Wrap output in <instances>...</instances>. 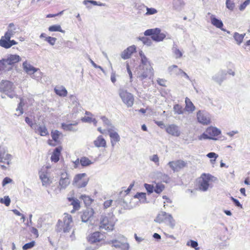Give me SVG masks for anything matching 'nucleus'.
Masks as SVG:
<instances>
[{
  "label": "nucleus",
  "mask_w": 250,
  "mask_h": 250,
  "mask_svg": "<svg viewBox=\"0 0 250 250\" xmlns=\"http://www.w3.org/2000/svg\"><path fill=\"white\" fill-rule=\"evenodd\" d=\"M12 83L9 81H2L0 86V91L5 92L9 91L12 88Z\"/></svg>",
  "instance_id": "24"
},
{
  "label": "nucleus",
  "mask_w": 250,
  "mask_h": 250,
  "mask_svg": "<svg viewBox=\"0 0 250 250\" xmlns=\"http://www.w3.org/2000/svg\"><path fill=\"white\" fill-rule=\"evenodd\" d=\"M111 81L112 83H115L116 81V74L114 73L111 74Z\"/></svg>",
  "instance_id": "63"
},
{
  "label": "nucleus",
  "mask_w": 250,
  "mask_h": 250,
  "mask_svg": "<svg viewBox=\"0 0 250 250\" xmlns=\"http://www.w3.org/2000/svg\"><path fill=\"white\" fill-rule=\"evenodd\" d=\"M12 181V179L9 177L4 178L2 181V186H4L6 184L11 183Z\"/></svg>",
  "instance_id": "55"
},
{
  "label": "nucleus",
  "mask_w": 250,
  "mask_h": 250,
  "mask_svg": "<svg viewBox=\"0 0 250 250\" xmlns=\"http://www.w3.org/2000/svg\"><path fill=\"white\" fill-rule=\"evenodd\" d=\"M166 132L174 136H179L180 134V131H179L178 127L175 125H169L166 127Z\"/></svg>",
  "instance_id": "20"
},
{
  "label": "nucleus",
  "mask_w": 250,
  "mask_h": 250,
  "mask_svg": "<svg viewBox=\"0 0 250 250\" xmlns=\"http://www.w3.org/2000/svg\"><path fill=\"white\" fill-rule=\"evenodd\" d=\"M207 157L211 159L213 158V160L211 159L210 161L211 163H214L216 161V159L218 158V155L214 152H209L207 155Z\"/></svg>",
  "instance_id": "43"
},
{
  "label": "nucleus",
  "mask_w": 250,
  "mask_h": 250,
  "mask_svg": "<svg viewBox=\"0 0 250 250\" xmlns=\"http://www.w3.org/2000/svg\"><path fill=\"white\" fill-rule=\"evenodd\" d=\"M136 52V47L134 45L128 46L121 53V56L122 59L126 60L129 59L132 55Z\"/></svg>",
  "instance_id": "19"
},
{
  "label": "nucleus",
  "mask_w": 250,
  "mask_h": 250,
  "mask_svg": "<svg viewBox=\"0 0 250 250\" xmlns=\"http://www.w3.org/2000/svg\"><path fill=\"white\" fill-rule=\"evenodd\" d=\"M51 136L52 139H48L47 140V143L49 146H55L61 143V139L62 136V134L61 132L58 130H53L51 131Z\"/></svg>",
  "instance_id": "11"
},
{
  "label": "nucleus",
  "mask_w": 250,
  "mask_h": 250,
  "mask_svg": "<svg viewBox=\"0 0 250 250\" xmlns=\"http://www.w3.org/2000/svg\"><path fill=\"white\" fill-rule=\"evenodd\" d=\"M185 109L187 111L192 112L195 110V106L194 105L192 102L190 101V100L188 97L186 98L185 99Z\"/></svg>",
  "instance_id": "27"
},
{
  "label": "nucleus",
  "mask_w": 250,
  "mask_h": 250,
  "mask_svg": "<svg viewBox=\"0 0 250 250\" xmlns=\"http://www.w3.org/2000/svg\"><path fill=\"white\" fill-rule=\"evenodd\" d=\"M197 119L198 122L203 125H208L211 123L209 114L204 111L199 110L197 112Z\"/></svg>",
  "instance_id": "16"
},
{
  "label": "nucleus",
  "mask_w": 250,
  "mask_h": 250,
  "mask_svg": "<svg viewBox=\"0 0 250 250\" xmlns=\"http://www.w3.org/2000/svg\"><path fill=\"white\" fill-rule=\"evenodd\" d=\"M245 34H240L238 33H234V38L237 43L240 44L243 41Z\"/></svg>",
  "instance_id": "37"
},
{
  "label": "nucleus",
  "mask_w": 250,
  "mask_h": 250,
  "mask_svg": "<svg viewBox=\"0 0 250 250\" xmlns=\"http://www.w3.org/2000/svg\"><path fill=\"white\" fill-rule=\"evenodd\" d=\"M112 202H113V200H111V199L107 200L105 201V202H104V203L103 204L104 208L106 209V208H108L110 207L111 206Z\"/></svg>",
  "instance_id": "50"
},
{
  "label": "nucleus",
  "mask_w": 250,
  "mask_h": 250,
  "mask_svg": "<svg viewBox=\"0 0 250 250\" xmlns=\"http://www.w3.org/2000/svg\"><path fill=\"white\" fill-rule=\"evenodd\" d=\"M139 55L141 57V63L142 64L146 65L149 64L150 65V63L148 62L147 58L144 55L142 51H140L139 52Z\"/></svg>",
  "instance_id": "35"
},
{
  "label": "nucleus",
  "mask_w": 250,
  "mask_h": 250,
  "mask_svg": "<svg viewBox=\"0 0 250 250\" xmlns=\"http://www.w3.org/2000/svg\"><path fill=\"white\" fill-rule=\"evenodd\" d=\"M67 200L71 202V205L73 206L74 210H78L80 208V203L78 199L69 197Z\"/></svg>",
  "instance_id": "30"
},
{
  "label": "nucleus",
  "mask_w": 250,
  "mask_h": 250,
  "mask_svg": "<svg viewBox=\"0 0 250 250\" xmlns=\"http://www.w3.org/2000/svg\"><path fill=\"white\" fill-rule=\"evenodd\" d=\"M30 231L32 233H33L36 238L38 237L39 236V233H38V230L37 229L32 227L30 229Z\"/></svg>",
  "instance_id": "56"
},
{
  "label": "nucleus",
  "mask_w": 250,
  "mask_h": 250,
  "mask_svg": "<svg viewBox=\"0 0 250 250\" xmlns=\"http://www.w3.org/2000/svg\"><path fill=\"white\" fill-rule=\"evenodd\" d=\"M140 40L144 42L145 44H148L150 43V40L146 37H142Z\"/></svg>",
  "instance_id": "58"
},
{
  "label": "nucleus",
  "mask_w": 250,
  "mask_h": 250,
  "mask_svg": "<svg viewBox=\"0 0 250 250\" xmlns=\"http://www.w3.org/2000/svg\"><path fill=\"white\" fill-rule=\"evenodd\" d=\"M173 109L174 112L178 114H181L183 113L182 106L178 104H176L174 105Z\"/></svg>",
  "instance_id": "39"
},
{
  "label": "nucleus",
  "mask_w": 250,
  "mask_h": 250,
  "mask_svg": "<svg viewBox=\"0 0 250 250\" xmlns=\"http://www.w3.org/2000/svg\"><path fill=\"white\" fill-rule=\"evenodd\" d=\"M168 165L174 172H178L187 167L188 163L182 160H177L169 162Z\"/></svg>",
  "instance_id": "13"
},
{
  "label": "nucleus",
  "mask_w": 250,
  "mask_h": 250,
  "mask_svg": "<svg viewBox=\"0 0 250 250\" xmlns=\"http://www.w3.org/2000/svg\"><path fill=\"white\" fill-rule=\"evenodd\" d=\"M126 67L127 71V72H128V73L129 74V78H130V80L131 81L132 79V78H133V76H132V72H131V69L130 68V66H129L128 63H126Z\"/></svg>",
  "instance_id": "54"
},
{
  "label": "nucleus",
  "mask_w": 250,
  "mask_h": 250,
  "mask_svg": "<svg viewBox=\"0 0 250 250\" xmlns=\"http://www.w3.org/2000/svg\"><path fill=\"white\" fill-rule=\"evenodd\" d=\"M25 122L31 127L33 125L32 121L29 117H26L25 119Z\"/></svg>",
  "instance_id": "57"
},
{
  "label": "nucleus",
  "mask_w": 250,
  "mask_h": 250,
  "mask_svg": "<svg viewBox=\"0 0 250 250\" xmlns=\"http://www.w3.org/2000/svg\"><path fill=\"white\" fill-rule=\"evenodd\" d=\"M57 39L56 38L47 37H45V41L48 42L50 44L53 45L55 44L56 42Z\"/></svg>",
  "instance_id": "45"
},
{
  "label": "nucleus",
  "mask_w": 250,
  "mask_h": 250,
  "mask_svg": "<svg viewBox=\"0 0 250 250\" xmlns=\"http://www.w3.org/2000/svg\"><path fill=\"white\" fill-rule=\"evenodd\" d=\"M214 179V177L209 174L203 173L197 180V187L201 191H207Z\"/></svg>",
  "instance_id": "3"
},
{
  "label": "nucleus",
  "mask_w": 250,
  "mask_h": 250,
  "mask_svg": "<svg viewBox=\"0 0 250 250\" xmlns=\"http://www.w3.org/2000/svg\"><path fill=\"white\" fill-rule=\"evenodd\" d=\"M74 167L77 168L79 167V164H80V159H77L74 162Z\"/></svg>",
  "instance_id": "64"
},
{
  "label": "nucleus",
  "mask_w": 250,
  "mask_h": 250,
  "mask_svg": "<svg viewBox=\"0 0 250 250\" xmlns=\"http://www.w3.org/2000/svg\"><path fill=\"white\" fill-rule=\"evenodd\" d=\"M72 217L68 213H64L62 220H59L56 224V230L58 232H68L72 227Z\"/></svg>",
  "instance_id": "2"
},
{
  "label": "nucleus",
  "mask_w": 250,
  "mask_h": 250,
  "mask_svg": "<svg viewBox=\"0 0 250 250\" xmlns=\"http://www.w3.org/2000/svg\"><path fill=\"white\" fill-rule=\"evenodd\" d=\"M134 186V184H131L130 185V186H129V187L126 189L125 190V193L126 195L129 194L131 190V189Z\"/></svg>",
  "instance_id": "60"
},
{
  "label": "nucleus",
  "mask_w": 250,
  "mask_h": 250,
  "mask_svg": "<svg viewBox=\"0 0 250 250\" xmlns=\"http://www.w3.org/2000/svg\"><path fill=\"white\" fill-rule=\"evenodd\" d=\"M119 96L123 102L127 107H131L134 103V97L132 94L126 90H121L119 92Z\"/></svg>",
  "instance_id": "8"
},
{
  "label": "nucleus",
  "mask_w": 250,
  "mask_h": 250,
  "mask_svg": "<svg viewBox=\"0 0 250 250\" xmlns=\"http://www.w3.org/2000/svg\"><path fill=\"white\" fill-rule=\"evenodd\" d=\"M165 186L164 185L161 183L156 184L154 188V191L158 194L161 193L165 189Z\"/></svg>",
  "instance_id": "32"
},
{
  "label": "nucleus",
  "mask_w": 250,
  "mask_h": 250,
  "mask_svg": "<svg viewBox=\"0 0 250 250\" xmlns=\"http://www.w3.org/2000/svg\"><path fill=\"white\" fill-rule=\"evenodd\" d=\"M80 164L83 167H87L92 164V162L87 157H83L80 159Z\"/></svg>",
  "instance_id": "33"
},
{
  "label": "nucleus",
  "mask_w": 250,
  "mask_h": 250,
  "mask_svg": "<svg viewBox=\"0 0 250 250\" xmlns=\"http://www.w3.org/2000/svg\"><path fill=\"white\" fill-rule=\"evenodd\" d=\"M94 145L97 147H106V142L103 136L100 135L97 137L95 140L94 141Z\"/></svg>",
  "instance_id": "23"
},
{
  "label": "nucleus",
  "mask_w": 250,
  "mask_h": 250,
  "mask_svg": "<svg viewBox=\"0 0 250 250\" xmlns=\"http://www.w3.org/2000/svg\"><path fill=\"white\" fill-rule=\"evenodd\" d=\"M11 160V155L8 154L4 149L0 147V165L2 169L9 166Z\"/></svg>",
  "instance_id": "12"
},
{
  "label": "nucleus",
  "mask_w": 250,
  "mask_h": 250,
  "mask_svg": "<svg viewBox=\"0 0 250 250\" xmlns=\"http://www.w3.org/2000/svg\"><path fill=\"white\" fill-rule=\"evenodd\" d=\"M48 30L50 32L59 31L62 33H64V31L62 29L60 25H53L50 26L49 27Z\"/></svg>",
  "instance_id": "34"
},
{
  "label": "nucleus",
  "mask_w": 250,
  "mask_h": 250,
  "mask_svg": "<svg viewBox=\"0 0 250 250\" xmlns=\"http://www.w3.org/2000/svg\"><path fill=\"white\" fill-rule=\"evenodd\" d=\"M211 23L217 28L222 29L223 23L222 21L214 17L213 15L210 17Z\"/></svg>",
  "instance_id": "28"
},
{
  "label": "nucleus",
  "mask_w": 250,
  "mask_h": 250,
  "mask_svg": "<svg viewBox=\"0 0 250 250\" xmlns=\"http://www.w3.org/2000/svg\"><path fill=\"white\" fill-rule=\"evenodd\" d=\"M48 167H42L39 172V177L43 186H48L52 183L53 178L50 176Z\"/></svg>",
  "instance_id": "7"
},
{
  "label": "nucleus",
  "mask_w": 250,
  "mask_h": 250,
  "mask_svg": "<svg viewBox=\"0 0 250 250\" xmlns=\"http://www.w3.org/2000/svg\"><path fill=\"white\" fill-rule=\"evenodd\" d=\"M35 245V242L34 241H32L29 243H26L22 247V249L23 250H27L33 248Z\"/></svg>",
  "instance_id": "44"
},
{
  "label": "nucleus",
  "mask_w": 250,
  "mask_h": 250,
  "mask_svg": "<svg viewBox=\"0 0 250 250\" xmlns=\"http://www.w3.org/2000/svg\"><path fill=\"white\" fill-rule=\"evenodd\" d=\"M173 50L176 58H180L182 57V53L178 48L175 47Z\"/></svg>",
  "instance_id": "46"
},
{
  "label": "nucleus",
  "mask_w": 250,
  "mask_h": 250,
  "mask_svg": "<svg viewBox=\"0 0 250 250\" xmlns=\"http://www.w3.org/2000/svg\"><path fill=\"white\" fill-rule=\"evenodd\" d=\"M146 15H153L157 13V10L154 8L146 7Z\"/></svg>",
  "instance_id": "47"
},
{
  "label": "nucleus",
  "mask_w": 250,
  "mask_h": 250,
  "mask_svg": "<svg viewBox=\"0 0 250 250\" xmlns=\"http://www.w3.org/2000/svg\"><path fill=\"white\" fill-rule=\"evenodd\" d=\"M19 28L16 26L13 23L9 24L7 31L5 33L4 35L2 36L0 40V46L8 49L12 46L18 43L15 40H11L10 39L17 32V30Z\"/></svg>",
  "instance_id": "1"
},
{
  "label": "nucleus",
  "mask_w": 250,
  "mask_h": 250,
  "mask_svg": "<svg viewBox=\"0 0 250 250\" xmlns=\"http://www.w3.org/2000/svg\"><path fill=\"white\" fill-rule=\"evenodd\" d=\"M21 60V58L18 55H9L5 59L0 61L1 69L6 71L11 70L15 64Z\"/></svg>",
  "instance_id": "4"
},
{
  "label": "nucleus",
  "mask_w": 250,
  "mask_h": 250,
  "mask_svg": "<svg viewBox=\"0 0 250 250\" xmlns=\"http://www.w3.org/2000/svg\"><path fill=\"white\" fill-rule=\"evenodd\" d=\"M115 225V220L113 216H104L101 219L99 228L107 231H110L114 229Z\"/></svg>",
  "instance_id": "5"
},
{
  "label": "nucleus",
  "mask_w": 250,
  "mask_h": 250,
  "mask_svg": "<svg viewBox=\"0 0 250 250\" xmlns=\"http://www.w3.org/2000/svg\"><path fill=\"white\" fill-rule=\"evenodd\" d=\"M0 202L4 204L6 206L8 207L10 205L11 200L9 196H4V199H0Z\"/></svg>",
  "instance_id": "41"
},
{
  "label": "nucleus",
  "mask_w": 250,
  "mask_h": 250,
  "mask_svg": "<svg viewBox=\"0 0 250 250\" xmlns=\"http://www.w3.org/2000/svg\"><path fill=\"white\" fill-rule=\"evenodd\" d=\"M83 4L85 5H87L88 3H91L94 5L104 6V4L102 3H98L96 1L93 0H84L83 2Z\"/></svg>",
  "instance_id": "40"
},
{
  "label": "nucleus",
  "mask_w": 250,
  "mask_h": 250,
  "mask_svg": "<svg viewBox=\"0 0 250 250\" xmlns=\"http://www.w3.org/2000/svg\"><path fill=\"white\" fill-rule=\"evenodd\" d=\"M62 150V146H59L54 149L50 158L52 162L57 163L59 161Z\"/></svg>",
  "instance_id": "21"
},
{
  "label": "nucleus",
  "mask_w": 250,
  "mask_h": 250,
  "mask_svg": "<svg viewBox=\"0 0 250 250\" xmlns=\"http://www.w3.org/2000/svg\"><path fill=\"white\" fill-rule=\"evenodd\" d=\"M104 235L99 231L94 232L87 237V241L90 244L102 242L104 240Z\"/></svg>",
  "instance_id": "15"
},
{
  "label": "nucleus",
  "mask_w": 250,
  "mask_h": 250,
  "mask_svg": "<svg viewBox=\"0 0 250 250\" xmlns=\"http://www.w3.org/2000/svg\"><path fill=\"white\" fill-rule=\"evenodd\" d=\"M144 34L146 36H151V39L157 42L163 41L166 36L165 34L162 32L161 29L158 28L147 29L145 31Z\"/></svg>",
  "instance_id": "6"
},
{
  "label": "nucleus",
  "mask_w": 250,
  "mask_h": 250,
  "mask_svg": "<svg viewBox=\"0 0 250 250\" xmlns=\"http://www.w3.org/2000/svg\"><path fill=\"white\" fill-rule=\"evenodd\" d=\"M113 245L118 248H122L124 246H125L127 249H128L129 246L128 244H123L117 240H113L112 241Z\"/></svg>",
  "instance_id": "36"
},
{
  "label": "nucleus",
  "mask_w": 250,
  "mask_h": 250,
  "mask_svg": "<svg viewBox=\"0 0 250 250\" xmlns=\"http://www.w3.org/2000/svg\"><path fill=\"white\" fill-rule=\"evenodd\" d=\"M221 133V131L216 127L209 126L208 127L205 132L200 137V139H214V137L218 136Z\"/></svg>",
  "instance_id": "10"
},
{
  "label": "nucleus",
  "mask_w": 250,
  "mask_h": 250,
  "mask_svg": "<svg viewBox=\"0 0 250 250\" xmlns=\"http://www.w3.org/2000/svg\"><path fill=\"white\" fill-rule=\"evenodd\" d=\"M135 197L137 198H142V199H146V194L145 193H143V192L137 193L135 195Z\"/></svg>",
  "instance_id": "52"
},
{
  "label": "nucleus",
  "mask_w": 250,
  "mask_h": 250,
  "mask_svg": "<svg viewBox=\"0 0 250 250\" xmlns=\"http://www.w3.org/2000/svg\"><path fill=\"white\" fill-rule=\"evenodd\" d=\"M250 3V0H245L242 4H241V5L239 7V9L240 10H244L246 7Z\"/></svg>",
  "instance_id": "51"
},
{
  "label": "nucleus",
  "mask_w": 250,
  "mask_h": 250,
  "mask_svg": "<svg viewBox=\"0 0 250 250\" xmlns=\"http://www.w3.org/2000/svg\"><path fill=\"white\" fill-rule=\"evenodd\" d=\"M62 12H63V11L60 12V13H57V14H48V15H46V18L55 17H57L58 16H59V15H61Z\"/></svg>",
  "instance_id": "59"
},
{
  "label": "nucleus",
  "mask_w": 250,
  "mask_h": 250,
  "mask_svg": "<svg viewBox=\"0 0 250 250\" xmlns=\"http://www.w3.org/2000/svg\"><path fill=\"white\" fill-rule=\"evenodd\" d=\"M78 124V123L76 121L74 122L73 124H69L62 123L61 124V127L64 131H75L77 129H75L73 126L77 125Z\"/></svg>",
  "instance_id": "25"
},
{
  "label": "nucleus",
  "mask_w": 250,
  "mask_h": 250,
  "mask_svg": "<svg viewBox=\"0 0 250 250\" xmlns=\"http://www.w3.org/2000/svg\"><path fill=\"white\" fill-rule=\"evenodd\" d=\"M231 200L233 201V202L234 203L235 205L237 207H242V205L240 203L238 200L237 199L234 198L233 197L231 198Z\"/></svg>",
  "instance_id": "62"
},
{
  "label": "nucleus",
  "mask_w": 250,
  "mask_h": 250,
  "mask_svg": "<svg viewBox=\"0 0 250 250\" xmlns=\"http://www.w3.org/2000/svg\"><path fill=\"white\" fill-rule=\"evenodd\" d=\"M95 212L91 208H88L82 212L81 215L83 222H87L90 221L93 218Z\"/></svg>",
  "instance_id": "17"
},
{
  "label": "nucleus",
  "mask_w": 250,
  "mask_h": 250,
  "mask_svg": "<svg viewBox=\"0 0 250 250\" xmlns=\"http://www.w3.org/2000/svg\"><path fill=\"white\" fill-rule=\"evenodd\" d=\"M54 91L57 95L61 97H65L67 95L66 89L63 86L55 88Z\"/></svg>",
  "instance_id": "29"
},
{
  "label": "nucleus",
  "mask_w": 250,
  "mask_h": 250,
  "mask_svg": "<svg viewBox=\"0 0 250 250\" xmlns=\"http://www.w3.org/2000/svg\"><path fill=\"white\" fill-rule=\"evenodd\" d=\"M81 120L82 122H87V123H91V122H94L95 125L96 124V121L95 119H93L92 118V117H83L82 119H81Z\"/></svg>",
  "instance_id": "42"
},
{
  "label": "nucleus",
  "mask_w": 250,
  "mask_h": 250,
  "mask_svg": "<svg viewBox=\"0 0 250 250\" xmlns=\"http://www.w3.org/2000/svg\"><path fill=\"white\" fill-rule=\"evenodd\" d=\"M187 245L190 246L195 250H200V248L198 247V244L196 241L190 240L187 242Z\"/></svg>",
  "instance_id": "38"
},
{
  "label": "nucleus",
  "mask_w": 250,
  "mask_h": 250,
  "mask_svg": "<svg viewBox=\"0 0 250 250\" xmlns=\"http://www.w3.org/2000/svg\"><path fill=\"white\" fill-rule=\"evenodd\" d=\"M70 183L69 175L65 171L62 172L60 175L58 188L60 190L66 188Z\"/></svg>",
  "instance_id": "14"
},
{
  "label": "nucleus",
  "mask_w": 250,
  "mask_h": 250,
  "mask_svg": "<svg viewBox=\"0 0 250 250\" xmlns=\"http://www.w3.org/2000/svg\"><path fill=\"white\" fill-rule=\"evenodd\" d=\"M88 182V178L85 173H80L75 175L73 184L78 188L85 187Z\"/></svg>",
  "instance_id": "9"
},
{
  "label": "nucleus",
  "mask_w": 250,
  "mask_h": 250,
  "mask_svg": "<svg viewBox=\"0 0 250 250\" xmlns=\"http://www.w3.org/2000/svg\"><path fill=\"white\" fill-rule=\"evenodd\" d=\"M154 123L161 128H163L165 126L164 124L162 121H154Z\"/></svg>",
  "instance_id": "61"
},
{
  "label": "nucleus",
  "mask_w": 250,
  "mask_h": 250,
  "mask_svg": "<svg viewBox=\"0 0 250 250\" xmlns=\"http://www.w3.org/2000/svg\"><path fill=\"white\" fill-rule=\"evenodd\" d=\"M144 186H145V187L147 191L149 193H151L153 192L154 187H153V185L148 184H145Z\"/></svg>",
  "instance_id": "48"
},
{
  "label": "nucleus",
  "mask_w": 250,
  "mask_h": 250,
  "mask_svg": "<svg viewBox=\"0 0 250 250\" xmlns=\"http://www.w3.org/2000/svg\"><path fill=\"white\" fill-rule=\"evenodd\" d=\"M107 132L110 138L111 145L114 147L116 143L120 141V135L116 131L112 128L108 129Z\"/></svg>",
  "instance_id": "18"
},
{
  "label": "nucleus",
  "mask_w": 250,
  "mask_h": 250,
  "mask_svg": "<svg viewBox=\"0 0 250 250\" xmlns=\"http://www.w3.org/2000/svg\"><path fill=\"white\" fill-rule=\"evenodd\" d=\"M151 160L155 163L157 166L159 165V159L157 155H153L151 158Z\"/></svg>",
  "instance_id": "53"
},
{
  "label": "nucleus",
  "mask_w": 250,
  "mask_h": 250,
  "mask_svg": "<svg viewBox=\"0 0 250 250\" xmlns=\"http://www.w3.org/2000/svg\"><path fill=\"white\" fill-rule=\"evenodd\" d=\"M22 68L26 73L30 75L34 74L39 70V69L36 68L32 65L28 63L27 61H25L23 62Z\"/></svg>",
  "instance_id": "22"
},
{
  "label": "nucleus",
  "mask_w": 250,
  "mask_h": 250,
  "mask_svg": "<svg viewBox=\"0 0 250 250\" xmlns=\"http://www.w3.org/2000/svg\"><path fill=\"white\" fill-rule=\"evenodd\" d=\"M226 6L230 10H233L234 8V3L231 2L230 0H226Z\"/></svg>",
  "instance_id": "49"
},
{
  "label": "nucleus",
  "mask_w": 250,
  "mask_h": 250,
  "mask_svg": "<svg viewBox=\"0 0 250 250\" xmlns=\"http://www.w3.org/2000/svg\"><path fill=\"white\" fill-rule=\"evenodd\" d=\"M80 199L83 201L86 206L90 205L93 201L90 196L86 195H82L80 197Z\"/></svg>",
  "instance_id": "31"
},
{
  "label": "nucleus",
  "mask_w": 250,
  "mask_h": 250,
  "mask_svg": "<svg viewBox=\"0 0 250 250\" xmlns=\"http://www.w3.org/2000/svg\"><path fill=\"white\" fill-rule=\"evenodd\" d=\"M35 132L41 136L49 135L48 131L45 125H40L35 129Z\"/></svg>",
  "instance_id": "26"
}]
</instances>
